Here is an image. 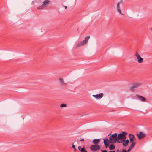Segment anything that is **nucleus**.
Returning a JSON list of instances; mask_svg holds the SVG:
<instances>
[{
    "label": "nucleus",
    "instance_id": "f257e3e1",
    "mask_svg": "<svg viewBox=\"0 0 152 152\" xmlns=\"http://www.w3.org/2000/svg\"><path fill=\"white\" fill-rule=\"evenodd\" d=\"M127 134L126 132L124 131L119 133L118 134L117 142H129V140L126 136Z\"/></svg>",
    "mask_w": 152,
    "mask_h": 152
},
{
    "label": "nucleus",
    "instance_id": "f03ea898",
    "mask_svg": "<svg viewBox=\"0 0 152 152\" xmlns=\"http://www.w3.org/2000/svg\"><path fill=\"white\" fill-rule=\"evenodd\" d=\"M108 136H110L109 137L110 142H118V134L117 133H115L112 134H108Z\"/></svg>",
    "mask_w": 152,
    "mask_h": 152
},
{
    "label": "nucleus",
    "instance_id": "7ed1b4c3",
    "mask_svg": "<svg viewBox=\"0 0 152 152\" xmlns=\"http://www.w3.org/2000/svg\"><path fill=\"white\" fill-rule=\"evenodd\" d=\"M95 144L92 145L90 147V149L94 152L96 151L100 150V147L98 144L99 143H93Z\"/></svg>",
    "mask_w": 152,
    "mask_h": 152
},
{
    "label": "nucleus",
    "instance_id": "20e7f679",
    "mask_svg": "<svg viewBox=\"0 0 152 152\" xmlns=\"http://www.w3.org/2000/svg\"><path fill=\"white\" fill-rule=\"evenodd\" d=\"M142 84V83L140 82L134 83L132 86L130 88V90L132 91H135V88L140 86Z\"/></svg>",
    "mask_w": 152,
    "mask_h": 152
},
{
    "label": "nucleus",
    "instance_id": "39448f33",
    "mask_svg": "<svg viewBox=\"0 0 152 152\" xmlns=\"http://www.w3.org/2000/svg\"><path fill=\"white\" fill-rule=\"evenodd\" d=\"M90 38L89 36H86L83 40L81 41L77 45L76 48L79 47L80 46L83 45L87 43L88 40Z\"/></svg>",
    "mask_w": 152,
    "mask_h": 152
},
{
    "label": "nucleus",
    "instance_id": "423d86ee",
    "mask_svg": "<svg viewBox=\"0 0 152 152\" xmlns=\"http://www.w3.org/2000/svg\"><path fill=\"white\" fill-rule=\"evenodd\" d=\"M136 136L139 140H140L145 137L146 136V134L143 133L142 132H140L139 133H137Z\"/></svg>",
    "mask_w": 152,
    "mask_h": 152
},
{
    "label": "nucleus",
    "instance_id": "0eeeda50",
    "mask_svg": "<svg viewBox=\"0 0 152 152\" xmlns=\"http://www.w3.org/2000/svg\"><path fill=\"white\" fill-rule=\"evenodd\" d=\"M129 137L130 140V142H135L136 140L135 136L134 135L130 134H129Z\"/></svg>",
    "mask_w": 152,
    "mask_h": 152
},
{
    "label": "nucleus",
    "instance_id": "6e6552de",
    "mask_svg": "<svg viewBox=\"0 0 152 152\" xmlns=\"http://www.w3.org/2000/svg\"><path fill=\"white\" fill-rule=\"evenodd\" d=\"M121 2H122L121 1L120 2H118V3L117 4L116 7L117 10V11L119 12L120 13V14L122 15H124V14L122 13L120 9V4Z\"/></svg>",
    "mask_w": 152,
    "mask_h": 152
},
{
    "label": "nucleus",
    "instance_id": "1a4fd4ad",
    "mask_svg": "<svg viewBox=\"0 0 152 152\" xmlns=\"http://www.w3.org/2000/svg\"><path fill=\"white\" fill-rule=\"evenodd\" d=\"M96 99H99L103 97V94L101 93L99 94H96V95H92Z\"/></svg>",
    "mask_w": 152,
    "mask_h": 152
},
{
    "label": "nucleus",
    "instance_id": "9d476101",
    "mask_svg": "<svg viewBox=\"0 0 152 152\" xmlns=\"http://www.w3.org/2000/svg\"><path fill=\"white\" fill-rule=\"evenodd\" d=\"M78 149L81 152H88L87 150L85 149L84 146L83 147L81 146H79L78 147Z\"/></svg>",
    "mask_w": 152,
    "mask_h": 152
},
{
    "label": "nucleus",
    "instance_id": "9b49d317",
    "mask_svg": "<svg viewBox=\"0 0 152 152\" xmlns=\"http://www.w3.org/2000/svg\"><path fill=\"white\" fill-rule=\"evenodd\" d=\"M136 96L140 100V101H142L144 102V101H145L146 100L145 98L142 96H140L138 94H136Z\"/></svg>",
    "mask_w": 152,
    "mask_h": 152
},
{
    "label": "nucleus",
    "instance_id": "f8f14e48",
    "mask_svg": "<svg viewBox=\"0 0 152 152\" xmlns=\"http://www.w3.org/2000/svg\"><path fill=\"white\" fill-rule=\"evenodd\" d=\"M50 1L48 0H45L43 2L42 5L44 7L47 5L49 3Z\"/></svg>",
    "mask_w": 152,
    "mask_h": 152
},
{
    "label": "nucleus",
    "instance_id": "ddd939ff",
    "mask_svg": "<svg viewBox=\"0 0 152 152\" xmlns=\"http://www.w3.org/2000/svg\"><path fill=\"white\" fill-rule=\"evenodd\" d=\"M115 148V145L113 144H111L109 147V149L110 150H114Z\"/></svg>",
    "mask_w": 152,
    "mask_h": 152
},
{
    "label": "nucleus",
    "instance_id": "4468645a",
    "mask_svg": "<svg viewBox=\"0 0 152 152\" xmlns=\"http://www.w3.org/2000/svg\"><path fill=\"white\" fill-rule=\"evenodd\" d=\"M138 60V62L139 63H142L143 62V59L142 58H141L140 56L137 58Z\"/></svg>",
    "mask_w": 152,
    "mask_h": 152
},
{
    "label": "nucleus",
    "instance_id": "2eb2a0df",
    "mask_svg": "<svg viewBox=\"0 0 152 152\" xmlns=\"http://www.w3.org/2000/svg\"><path fill=\"white\" fill-rule=\"evenodd\" d=\"M103 142H110V140H109V139L108 138H105V139H103Z\"/></svg>",
    "mask_w": 152,
    "mask_h": 152
},
{
    "label": "nucleus",
    "instance_id": "dca6fc26",
    "mask_svg": "<svg viewBox=\"0 0 152 152\" xmlns=\"http://www.w3.org/2000/svg\"><path fill=\"white\" fill-rule=\"evenodd\" d=\"M101 139H95L92 142H100Z\"/></svg>",
    "mask_w": 152,
    "mask_h": 152
},
{
    "label": "nucleus",
    "instance_id": "f3484780",
    "mask_svg": "<svg viewBox=\"0 0 152 152\" xmlns=\"http://www.w3.org/2000/svg\"><path fill=\"white\" fill-rule=\"evenodd\" d=\"M136 143H132V144L131 145L129 148L132 150L135 145Z\"/></svg>",
    "mask_w": 152,
    "mask_h": 152
},
{
    "label": "nucleus",
    "instance_id": "a211bd4d",
    "mask_svg": "<svg viewBox=\"0 0 152 152\" xmlns=\"http://www.w3.org/2000/svg\"><path fill=\"white\" fill-rule=\"evenodd\" d=\"M59 80L60 83H61L62 85H63V84H64L65 83H64V80L62 78H60L59 79Z\"/></svg>",
    "mask_w": 152,
    "mask_h": 152
},
{
    "label": "nucleus",
    "instance_id": "6ab92c4d",
    "mask_svg": "<svg viewBox=\"0 0 152 152\" xmlns=\"http://www.w3.org/2000/svg\"><path fill=\"white\" fill-rule=\"evenodd\" d=\"M44 7L42 5H41V6H40L39 7H38L37 8V9L38 10H41V9H42Z\"/></svg>",
    "mask_w": 152,
    "mask_h": 152
},
{
    "label": "nucleus",
    "instance_id": "aec40b11",
    "mask_svg": "<svg viewBox=\"0 0 152 152\" xmlns=\"http://www.w3.org/2000/svg\"><path fill=\"white\" fill-rule=\"evenodd\" d=\"M66 106V105L64 104H61L60 107L61 108H62L64 107H65Z\"/></svg>",
    "mask_w": 152,
    "mask_h": 152
},
{
    "label": "nucleus",
    "instance_id": "412c9836",
    "mask_svg": "<svg viewBox=\"0 0 152 152\" xmlns=\"http://www.w3.org/2000/svg\"><path fill=\"white\" fill-rule=\"evenodd\" d=\"M106 148H107L109 145L110 143H104Z\"/></svg>",
    "mask_w": 152,
    "mask_h": 152
},
{
    "label": "nucleus",
    "instance_id": "4be33fe9",
    "mask_svg": "<svg viewBox=\"0 0 152 152\" xmlns=\"http://www.w3.org/2000/svg\"><path fill=\"white\" fill-rule=\"evenodd\" d=\"M84 140V139L83 138L82 139H81L80 138L79 139L78 138L77 139V142H79V141H83Z\"/></svg>",
    "mask_w": 152,
    "mask_h": 152
},
{
    "label": "nucleus",
    "instance_id": "5701e85b",
    "mask_svg": "<svg viewBox=\"0 0 152 152\" xmlns=\"http://www.w3.org/2000/svg\"><path fill=\"white\" fill-rule=\"evenodd\" d=\"M135 56L137 58L140 56V55L137 53V52H136Z\"/></svg>",
    "mask_w": 152,
    "mask_h": 152
},
{
    "label": "nucleus",
    "instance_id": "b1692460",
    "mask_svg": "<svg viewBox=\"0 0 152 152\" xmlns=\"http://www.w3.org/2000/svg\"><path fill=\"white\" fill-rule=\"evenodd\" d=\"M124 147H126L128 146L129 143H122Z\"/></svg>",
    "mask_w": 152,
    "mask_h": 152
},
{
    "label": "nucleus",
    "instance_id": "393cba45",
    "mask_svg": "<svg viewBox=\"0 0 152 152\" xmlns=\"http://www.w3.org/2000/svg\"><path fill=\"white\" fill-rule=\"evenodd\" d=\"M72 148L73 149H74V150H75V146L74 145H73V144L72 145Z\"/></svg>",
    "mask_w": 152,
    "mask_h": 152
},
{
    "label": "nucleus",
    "instance_id": "a878e982",
    "mask_svg": "<svg viewBox=\"0 0 152 152\" xmlns=\"http://www.w3.org/2000/svg\"><path fill=\"white\" fill-rule=\"evenodd\" d=\"M132 150V149H130V148H129L128 150L126 151L127 152H130L131 150Z\"/></svg>",
    "mask_w": 152,
    "mask_h": 152
},
{
    "label": "nucleus",
    "instance_id": "bb28decb",
    "mask_svg": "<svg viewBox=\"0 0 152 152\" xmlns=\"http://www.w3.org/2000/svg\"><path fill=\"white\" fill-rule=\"evenodd\" d=\"M121 152H127L126 150L125 149H123L122 150Z\"/></svg>",
    "mask_w": 152,
    "mask_h": 152
},
{
    "label": "nucleus",
    "instance_id": "cd10ccee",
    "mask_svg": "<svg viewBox=\"0 0 152 152\" xmlns=\"http://www.w3.org/2000/svg\"><path fill=\"white\" fill-rule=\"evenodd\" d=\"M102 152H107V151L106 150H101Z\"/></svg>",
    "mask_w": 152,
    "mask_h": 152
},
{
    "label": "nucleus",
    "instance_id": "c85d7f7f",
    "mask_svg": "<svg viewBox=\"0 0 152 152\" xmlns=\"http://www.w3.org/2000/svg\"><path fill=\"white\" fill-rule=\"evenodd\" d=\"M116 152H120V151L118 149L117 150Z\"/></svg>",
    "mask_w": 152,
    "mask_h": 152
},
{
    "label": "nucleus",
    "instance_id": "c756f323",
    "mask_svg": "<svg viewBox=\"0 0 152 152\" xmlns=\"http://www.w3.org/2000/svg\"><path fill=\"white\" fill-rule=\"evenodd\" d=\"M109 152H115L114 151H110Z\"/></svg>",
    "mask_w": 152,
    "mask_h": 152
},
{
    "label": "nucleus",
    "instance_id": "7c9ffc66",
    "mask_svg": "<svg viewBox=\"0 0 152 152\" xmlns=\"http://www.w3.org/2000/svg\"><path fill=\"white\" fill-rule=\"evenodd\" d=\"M64 7L66 9L67 7L66 6H64Z\"/></svg>",
    "mask_w": 152,
    "mask_h": 152
}]
</instances>
